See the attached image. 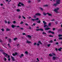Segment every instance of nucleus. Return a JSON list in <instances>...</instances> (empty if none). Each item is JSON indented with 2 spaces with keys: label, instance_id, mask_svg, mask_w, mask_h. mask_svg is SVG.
Listing matches in <instances>:
<instances>
[{
  "label": "nucleus",
  "instance_id": "1",
  "mask_svg": "<svg viewBox=\"0 0 62 62\" xmlns=\"http://www.w3.org/2000/svg\"><path fill=\"white\" fill-rule=\"evenodd\" d=\"M60 0H56V4H54V6H56L58 5V4H60Z\"/></svg>",
  "mask_w": 62,
  "mask_h": 62
},
{
  "label": "nucleus",
  "instance_id": "2",
  "mask_svg": "<svg viewBox=\"0 0 62 62\" xmlns=\"http://www.w3.org/2000/svg\"><path fill=\"white\" fill-rule=\"evenodd\" d=\"M43 14L44 15H46V14H48V15L50 16H52V15L51 14H50L48 13H47L45 14V13L43 12Z\"/></svg>",
  "mask_w": 62,
  "mask_h": 62
},
{
  "label": "nucleus",
  "instance_id": "3",
  "mask_svg": "<svg viewBox=\"0 0 62 62\" xmlns=\"http://www.w3.org/2000/svg\"><path fill=\"white\" fill-rule=\"evenodd\" d=\"M20 4H21V6H24V4H23V3L21 2H19V4L17 5L18 7H21V5H20Z\"/></svg>",
  "mask_w": 62,
  "mask_h": 62
},
{
  "label": "nucleus",
  "instance_id": "4",
  "mask_svg": "<svg viewBox=\"0 0 62 62\" xmlns=\"http://www.w3.org/2000/svg\"><path fill=\"white\" fill-rule=\"evenodd\" d=\"M36 16H40L41 15V14L39 13H37L35 14V15L34 16V18H36Z\"/></svg>",
  "mask_w": 62,
  "mask_h": 62
},
{
  "label": "nucleus",
  "instance_id": "5",
  "mask_svg": "<svg viewBox=\"0 0 62 62\" xmlns=\"http://www.w3.org/2000/svg\"><path fill=\"white\" fill-rule=\"evenodd\" d=\"M53 60H57V59H59V58L57 57L56 56H54L53 57Z\"/></svg>",
  "mask_w": 62,
  "mask_h": 62
},
{
  "label": "nucleus",
  "instance_id": "6",
  "mask_svg": "<svg viewBox=\"0 0 62 62\" xmlns=\"http://www.w3.org/2000/svg\"><path fill=\"white\" fill-rule=\"evenodd\" d=\"M59 9L58 8H55L54 10V11H55V12H56V13H58V11H57V10H58Z\"/></svg>",
  "mask_w": 62,
  "mask_h": 62
},
{
  "label": "nucleus",
  "instance_id": "7",
  "mask_svg": "<svg viewBox=\"0 0 62 62\" xmlns=\"http://www.w3.org/2000/svg\"><path fill=\"white\" fill-rule=\"evenodd\" d=\"M39 20V18H37L35 19H31V20H32V21H37V20Z\"/></svg>",
  "mask_w": 62,
  "mask_h": 62
},
{
  "label": "nucleus",
  "instance_id": "8",
  "mask_svg": "<svg viewBox=\"0 0 62 62\" xmlns=\"http://www.w3.org/2000/svg\"><path fill=\"white\" fill-rule=\"evenodd\" d=\"M3 54H4L5 57H7V56H8V54L5 53V52H3Z\"/></svg>",
  "mask_w": 62,
  "mask_h": 62
},
{
  "label": "nucleus",
  "instance_id": "9",
  "mask_svg": "<svg viewBox=\"0 0 62 62\" xmlns=\"http://www.w3.org/2000/svg\"><path fill=\"white\" fill-rule=\"evenodd\" d=\"M48 33H52L53 34H54V32L52 31H48Z\"/></svg>",
  "mask_w": 62,
  "mask_h": 62
},
{
  "label": "nucleus",
  "instance_id": "10",
  "mask_svg": "<svg viewBox=\"0 0 62 62\" xmlns=\"http://www.w3.org/2000/svg\"><path fill=\"white\" fill-rule=\"evenodd\" d=\"M11 59H12V60L13 61H15V59L13 57V56H11Z\"/></svg>",
  "mask_w": 62,
  "mask_h": 62
},
{
  "label": "nucleus",
  "instance_id": "11",
  "mask_svg": "<svg viewBox=\"0 0 62 62\" xmlns=\"http://www.w3.org/2000/svg\"><path fill=\"white\" fill-rule=\"evenodd\" d=\"M51 29V28H45V30H49V29Z\"/></svg>",
  "mask_w": 62,
  "mask_h": 62
},
{
  "label": "nucleus",
  "instance_id": "12",
  "mask_svg": "<svg viewBox=\"0 0 62 62\" xmlns=\"http://www.w3.org/2000/svg\"><path fill=\"white\" fill-rule=\"evenodd\" d=\"M24 56V55L23 54H21L20 56H19V57L20 58H22V57H23V56Z\"/></svg>",
  "mask_w": 62,
  "mask_h": 62
},
{
  "label": "nucleus",
  "instance_id": "13",
  "mask_svg": "<svg viewBox=\"0 0 62 62\" xmlns=\"http://www.w3.org/2000/svg\"><path fill=\"white\" fill-rule=\"evenodd\" d=\"M62 48L61 47L60 48L58 49V51L60 52L61 51V50H62Z\"/></svg>",
  "mask_w": 62,
  "mask_h": 62
},
{
  "label": "nucleus",
  "instance_id": "14",
  "mask_svg": "<svg viewBox=\"0 0 62 62\" xmlns=\"http://www.w3.org/2000/svg\"><path fill=\"white\" fill-rule=\"evenodd\" d=\"M43 23H44V25H45L47 24V23L46 22H45V21H43Z\"/></svg>",
  "mask_w": 62,
  "mask_h": 62
},
{
  "label": "nucleus",
  "instance_id": "15",
  "mask_svg": "<svg viewBox=\"0 0 62 62\" xmlns=\"http://www.w3.org/2000/svg\"><path fill=\"white\" fill-rule=\"evenodd\" d=\"M26 42L27 43H31V42H30L29 41V40H27L26 41Z\"/></svg>",
  "mask_w": 62,
  "mask_h": 62
},
{
  "label": "nucleus",
  "instance_id": "16",
  "mask_svg": "<svg viewBox=\"0 0 62 62\" xmlns=\"http://www.w3.org/2000/svg\"><path fill=\"white\" fill-rule=\"evenodd\" d=\"M16 26H14V25H11V27H12V28H14V27H16Z\"/></svg>",
  "mask_w": 62,
  "mask_h": 62
},
{
  "label": "nucleus",
  "instance_id": "17",
  "mask_svg": "<svg viewBox=\"0 0 62 62\" xmlns=\"http://www.w3.org/2000/svg\"><path fill=\"white\" fill-rule=\"evenodd\" d=\"M37 23H41V21H40V20H39L37 22Z\"/></svg>",
  "mask_w": 62,
  "mask_h": 62
},
{
  "label": "nucleus",
  "instance_id": "18",
  "mask_svg": "<svg viewBox=\"0 0 62 62\" xmlns=\"http://www.w3.org/2000/svg\"><path fill=\"white\" fill-rule=\"evenodd\" d=\"M16 11L17 12H19V11H20V9H16Z\"/></svg>",
  "mask_w": 62,
  "mask_h": 62
},
{
  "label": "nucleus",
  "instance_id": "19",
  "mask_svg": "<svg viewBox=\"0 0 62 62\" xmlns=\"http://www.w3.org/2000/svg\"><path fill=\"white\" fill-rule=\"evenodd\" d=\"M40 31H43V29L40 28Z\"/></svg>",
  "mask_w": 62,
  "mask_h": 62
},
{
  "label": "nucleus",
  "instance_id": "20",
  "mask_svg": "<svg viewBox=\"0 0 62 62\" xmlns=\"http://www.w3.org/2000/svg\"><path fill=\"white\" fill-rule=\"evenodd\" d=\"M27 37L28 38H31V36L29 35H28Z\"/></svg>",
  "mask_w": 62,
  "mask_h": 62
},
{
  "label": "nucleus",
  "instance_id": "21",
  "mask_svg": "<svg viewBox=\"0 0 62 62\" xmlns=\"http://www.w3.org/2000/svg\"><path fill=\"white\" fill-rule=\"evenodd\" d=\"M10 30L8 28H7L6 29V31H10Z\"/></svg>",
  "mask_w": 62,
  "mask_h": 62
},
{
  "label": "nucleus",
  "instance_id": "22",
  "mask_svg": "<svg viewBox=\"0 0 62 62\" xmlns=\"http://www.w3.org/2000/svg\"><path fill=\"white\" fill-rule=\"evenodd\" d=\"M50 56H53V55L52 54H49Z\"/></svg>",
  "mask_w": 62,
  "mask_h": 62
},
{
  "label": "nucleus",
  "instance_id": "23",
  "mask_svg": "<svg viewBox=\"0 0 62 62\" xmlns=\"http://www.w3.org/2000/svg\"><path fill=\"white\" fill-rule=\"evenodd\" d=\"M48 26H51V23H49L48 24Z\"/></svg>",
  "mask_w": 62,
  "mask_h": 62
},
{
  "label": "nucleus",
  "instance_id": "24",
  "mask_svg": "<svg viewBox=\"0 0 62 62\" xmlns=\"http://www.w3.org/2000/svg\"><path fill=\"white\" fill-rule=\"evenodd\" d=\"M43 35H44V34H45V35H47V33H46L43 32Z\"/></svg>",
  "mask_w": 62,
  "mask_h": 62
},
{
  "label": "nucleus",
  "instance_id": "25",
  "mask_svg": "<svg viewBox=\"0 0 62 62\" xmlns=\"http://www.w3.org/2000/svg\"><path fill=\"white\" fill-rule=\"evenodd\" d=\"M48 5H44V7H48Z\"/></svg>",
  "mask_w": 62,
  "mask_h": 62
},
{
  "label": "nucleus",
  "instance_id": "26",
  "mask_svg": "<svg viewBox=\"0 0 62 62\" xmlns=\"http://www.w3.org/2000/svg\"><path fill=\"white\" fill-rule=\"evenodd\" d=\"M0 51L1 52H4V50L2 49H1L0 50Z\"/></svg>",
  "mask_w": 62,
  "mask_h": 62
},
{
  "label": "nucleus",
  "instance_id": "27",
  "mask_svg": "<svg viewBox=\"0 0 62 62\" xmlns=\"http://www.w3.org/2000/svg\"><path fill=\"white\" fill-rule=\"evenodd\" d=\"M15 56H16V55H17V54H18V53H17V52H15Z\"/></svg>",
  "mask_w": 62,
  "mask_h": 62
},
{
  "label": "nucleus",
  "instance_id": "28",
  "mask_svg": "<svg viewBox=\"0 0 62 62\" xmlns=\"http://www.w3.org/2000/svg\"><path fill=\"white\" fill-rule=\"evenodd\" d=\"M38 43H40V44H42V43L40 41H39Z\"/></svg>",
  "mask_w": 62,
  "mask_h": 62
},
{
  "label": "nucleus",
  "instance_id": "29",
  "mask_svg": "<svg viewBox=\"0 0 62 62\" xmlns=\"http://www.w3.org/2000/svg\"><path fill=\"white\" fill-rule=\"evenodd\" d=\"M58 36L59 37H62V35L59 34V35H58Z\"/></svg>",
  "mask_w": 62,
  "mask_h": 62
},
{
  "label": "nucleus",
  "instance_id": "30",
  "mask_svg": "<svg viewBox=\"0 0 62 62\" xmlns=\"http://www.w3.org/2000/svg\"><path fill=\"white\" fill-rule=\"evenodd\" d=\"M49 37H54V36L51 35H49Z\"/></svg>",
  "mask_w": 62,
  "mask_h": 62
},
{
  "label": "nucleus",
  "instance_id": "31",
  "mask_svg": "<svg viewBox=\"0 0 62 62\" xmlns=\"http://www.w3.org/2000/svg\"><path fill=\"white\" fill-rule=\"evenodd\" d=\"M17 39V38H15L14 39V40H16V39Z\"/></svg>",
  "mask_w": 62,
  "mask_h": 62
},
{
  "label": "nucleus",
  "instance_id": "32",
  "mask_svg": "<svg viewBox=\"0 0 62 62\" xmlns=\"http://www.w3.org/2000/svg\"><path fill=\"white\" fill-rule=\"evenodd\" d=\"M52 54H53V56H55V54L54 53H52Z\"/></svg>",
  "mask_w": 62,
  "mask_h": 62
},
{
  "label": "nucleus",
  "instance_id": "33",
  "mask_svg": "<svg viewBox=\"0 0 62 62\" xmlns=\"http://www.w3.org/2000/svg\"><path fill=\"white\" fill-rule=\"evenodd\" d=\"M47 26V25H44V27L45 28Z\"/></svg>",
  "mask_w": 62,
  "mask_h": 62
},
{
  "label": "nucleus",
  "instance_id": "34",
  "mask_svg": "<svg viewBox=\"0 0 62 62\" xmlns=\"http://www.w3.org/2000/svg\"><path fill=\"white\" fill-rule=\"evenodd\" d=\"M25 54H28V53L27 51H26L25 52Z\"/></svg>",
  "mask_w": 62,
  "mask_h": 62
},
{
  "label": "nucleus",
  "instance_id": "35",
  "mask_svg": "<svg viewBox=\"0 0 62 62\" xmlns=\"http://www.w3.org/2000/svg\"><path fill=\"white\" fill-rule=\"evenodd\" d=\"M22 35H26V34L25 33H23Z\"/></svg>",
  "mask_w": 62,
  "mask_h": 62
},
{
  "label": "nucleus",
  "instance_id": "36",
  "mask_svg": "<svg viewBox=\"0 0 62 62\" xmlns=\"http://www.w3.org/2000/svg\"><path fill=\"white\" fill-rule=\"evenodd\" d=\"M8 61H10V58H9L8 59Z\"/></svg>",
  "mask_w": 62,
  "mask_h": 62
},
{
  "label": "nucleus",
  "instance_id": "37",
  "mask_svg": "<svg viewBox=\"0 0 62 62\" xmlns=\"http://www.w3.org/2000/svg\"><path fill=\"white\" fill-rule=\"evenodd\" d=\"M9 42L10 43V42H11V39H9Z\"/></svg>",
  "mask_w": 62,
  "mask_h": 62
},
{
  "label": "nucleus",
  "instance_id": "38",
  "mask_svg": "<svg viewBox=\"0 0 62 62\" xmlns=\"http://www.w3.org/2000/svg\"><path fill=\"white\" fill-rule=\"evenodd\" d=\"M20 23L21 24H23V21H22Z\"/></svg>",
  "mask_w": 62,
  "mask_h": 62
},
{
  "label": "nucleus",
  "instance_id": "39",
  "mask_svg": "<svg viewBox=\"0 0 62 62\" xmlns=\"http://www.w3.org/2000/svg\"><path fill=\"white\" fill-rule=\"evenodd\" d=\"M28 2L29 3H30L31 2V1L30 0H29L28 1Z\"/></svg>",
  "mask_w": 62,
  "mask_h": 62
},
{
  "label": "nucleus",
  "instance_id": "40",
  "mask_svg": "<svg viewBox=\"0 0 62 62\" xmlns=\"http://www.w3.org/2000/svg\"><path fill=\"white\" fill-rule=\"evenodd\" d=\"M21 16H20V15H19L18 18L20 19H21Z\"/></svg>",
  "mask_w": 62,
  "mask_h": 62
},
{
  "label": "nucleus",
  "instance_id": "41",
  "mask_svg": "<svg viewBox=\"0 0 62 62\" xmlns=\"http://www.w3.org/2000/svg\"><path fill=\"white\" fill-rule=\"evenodd\" d=\"M50 45H51V44H49L48 45H47V46L48 47H50Z\"/></svg>",
  "mask_w": 62,
  "mask_h": 62
},
{
  "label": "nucleus",
  "instance_id": "42",
  "mask_svg": "<svg viewBox=\"0 0 62 62\" xmlns=\"http://www.w3.org/2000/svg\"><path fill=\"white\" fill-rule=\"evenodd\" d=\"M59 44V43L58 42H56L55 43V44H56V45H57V44Z\"/></svg>",
  "mask_w": 62,
  "mask_h": 62
},
{
  "label": "nucleus",
  "instance_id": "43",
  "mask_svg": "<svg viewBox=\"0 0 62 62\" xmlns=\"http://www.w3.org/2000/svg\"><path fill=\"white\" fill-rule=\"evenodd\" d=\"M37 1L38 2H40V1H41V0H37Z\"/></svg>",
  "mask_w": 62,
  "mask_h": 62
},
{
  "label": "nucleus",
  "instance_id": "44",
  "mask_svg": "<svg viewBox=\"0 0 62 62\" xmlns=\"http://www.w3.org/2000/svg\"><path fill=\"white\" fill-rule=\"evenodd\" d=\"M36 31H40V29H36Z\"/></svg>",
  "mask_w": 62,
  "mask_h": 62
},
{
  "label": "nucleus",
  "instance_id": "45",
  "mask_svg": "<svg viewBox=\"0 0 62 62\" xmlns=\"http://www.w3.org/2000/svg\"><path fill=\"white\" fill-rule=\"evenodd\" d=\"M22 17H23V19H26L25 17H24V16H23Z\"/></svg>",
  "mask_w": 62,
  "mask_h": 62
},
{
  "label": "nucleus",
  "instance_id": "46",
  "mask_svg": "<svg viewBox=\"0 0 62 62\" xmlns=\"http://www.w3.org/2000/svg\"><path fill=\"white\" fill-rule=\"evenodd\" d=\"M59 39H61L62 40V38H59Z\"/></svg>",
  "mask_w": 62,
  "mask_h": 62
},
{
  "label": "nucleus",
  "instance_id": "47",
  "mask_svg": "<svg viewBox=\"0 0 62 62\" xmlns=\"http://www.w3.org/2000/svg\"><path fill=\"white\" fill-rule=\"evenodd\" d=\"M37 61H39V58H37Z\"/></svg>",
  "mask_w": 62,
  "mask_h": 62
},
{
  "label": "nucleus",
  "instance_id": "48",
  "mask_svg": "<svg viewBox=\"0 0 62 62\" xmlns=\"http://www.w3.org/2000/svg\"><path fill=\"white\" fill-rule=\"evenodd\" d=\"M12 55H13V56H15V54H12Z\"/></svg>",
  "mask_w": 62,
  "mask_h": 62
},
{
  "label": "nucleus",
  "instance_id": "49",
  "mask_svg": "<svg viewBox=\"0 0 62 62\" xmlns=\"http://www.w3.org/2000/svg\"><path fill=\"white\" fill-rule=\"evenodd\" d=\"M52 42H53V40H51L49 41V42L50 43H52Z\"/></svg>",
  "mask_w": 62,
  "mask_h": 62
},
{
  "label": "nucleus",
  "instance_id": "50",
  "mask_svg": "<svg viewBox=\"0 0 62 62\" xmlns=\"http://www.w3.org/2000/svg\"><path fill=\"white\" fill-rule=\"evenodd\" d=\"M40 9H41V10H42V11H43V8H40Z\"/></svg>",
  "mask_w": 62,
  "mask_h": 62
},
{
  "label": "nucleus",
  "instance_id": "51",
  "mask_svg": "<svg viewBox=\"0 0 62 62\" xmlns=\"http://www.w3.org/2000/svg\"><path fill=\"white\" fill-rule=\"evenodd\" d=\"M20 29H21V30H23V28H20Z\"/></svg>",
  "mask_w": 62,
  "mask_h": 62
},
{
  "label": "nucleus",
  "instance_id": "52",
  "mask_svg": "<svg viewBox=\"0 0 62 62\" xmlns=\"http://www.w3.org/2000/svg\"><path fill=\"white\" fill-rule=\"evenodd\" d=\"M1 30L2 31H5L4 30V29H1Z\"/></svg>",
  "mask_w": 62,
  "mask_h": 62
},
{
  "label": "nucleus",
  "instance_id": "53",
  "mask_svg": "<svg viewBox=\"0 0 62 62\" xmlns=\"http://www.w3.org/2000/svg\"><path fill=\"white\" fill-rule=\"evenodd\" d=\"M53 31L55 30V28H53Z\"/></svg>",
  "mask_w": 62,
  "mask_h": 62
},
{
  "label": "nucleus",
  "instance_id": "54",
  "mask_svg": "<svg viewBox=\"0 0 62 62\" xmlns=\"http://www.w3.org/2000/svg\"><path fill=\"white\" fill-rule=\"evenodd\" d=\"M2 45L3 46H4L5 45H6V44L4 43V45Z\"/></svg>",
  "mask_w": 62,
  "mask_h": 62
},
{
  "label": "nucleus",
  "instance_id": "55",
  "mask_svg": "<svg viewBox=\"0 0 62 62\" xmlns=\"http://www.w3.org/2000/svg\"><path fill=\"white\" fill-rule=\"evenodd\" d=\"M61 29H59L58 30V31H61Z\"/></svg>",
  "mask_w": 62,
  "mask_h": 62
},
{
  "label": "nucleus",
  "instance_id": "56",
  "mask_svg": "<svg viewBox=\"0 0 62 62\" xmlns=\"http://www.w3.org/2000/svg\"><path fill=\"white\" fill-rule=\"evenodd\" d=\"M36 44H37V43H34V45H35Z\"/></svg>",
  "mask_w": 62,
  "mask_h": 62
},
{
  "label": "nucleus",
  "instance_id": "57",
  "mask_svg": "<svg viewBox=\"0 0 62 62\" xmlns=\"http://www.w3.org/2000/svg\"><path fill=\"white\" fill-rule=\"evenodd\" d=\"M16 27L17 28H18V27L19 28V27H20V26H16Z\"/></svg>",
  "mask_w": 62,
  "mask_h": 62
},
{
  "label": "nucleus",
  "instance_id": "58",
  "mask_svg": "<svg viewBox=\"0 0 62 62\" xmlns=\"http://www.w3.org/2000/svg\"><path fill=\"white\" fill-rule=\"evenodd\" d=\"M5 23H7V21H6L5 20Z\"/></svg>",
  "mask_w": 62,
  "mask_h": 62
},
{
  "label": "nucleus",
  "instance_id": "59",
  "mask_svg": "<svg viewBox=\"0 0 62 62\" xmlns=\"http://www.w3.org/2000/svg\"><path fill=\"white\" fill-rule=\"evenodd\" d=\"M4 60H5V61H6V60H7V58H4Z\"/></svg>",
  "mask_w": 62,
  "mask_h": 62
},
{
  "label": "nucleus",
  "instance_id": "60",
  "mask_svg": "<svg viewBox=\"0 0 62 62\" xmlns=\"http://www.w3.org/2000/svg\"><path fill=\"white\" fill-rule=\"evenodd\" d=\"M25 25H27V26H28V25L26 23H25Z\"/></svg>",
  "mask_w": 62,
  "mask_h": 62
},
{
  "label": "nucleus",
  "instance_id": "61",
  "mask_svg": "<svg viewBox=\"0 0 62 62\" xmlns=\"http://www.w3.org/2000/svg\"><path fill=\"white\" fill-rule=\"evenodd\" d=\"M13 23H16V21H14L13 22Z\"/></svg>",
  "mask_w": 62,
  "mask_h": 62
},
{
  "label": "nucleus",
  "instance_id": "62",
  "mask_svg": "<svg viewBox=\"0 0 62 62\" xmlns=\"http://www.w3.org/2000/svg\"><path fill=\"white\" fill-rule=\"evenodd\" d=\"M17 46H18L19 45H20V44H17L16 45Z\"/></svg>",
  "mask_w": 62,
  "mask_h": 62
},
{
  "label": "nucleus",
  "instance_id": "63",
  "mask_svg": "<svg viewBox=\"0 0 62 62\" xmlns=\"http://www.w3.org/2000/svg\"><path fill=\"white\" fill-rule=\"evenodd\" d=\"M54 21V19H53L51 20V21Z\"/></svg>",
  "mask_w": 62,
  "mask_h": 62
},
{
  "label": "nucleus",
  "instance_id": "64",
  "mask_svg": "<svg viewBox=\"0 0 62 62\" xmlns=\"http://www.w3.org/2000/svg\"><path fill=\"white\" fill-rule=\"evenodd\" d=\"M55 50L56 51H57L58 50V49H57V48H55Z\"/></svg>",
  "mask_w": 62,
  "mask_h": 62
}]
</instances>
